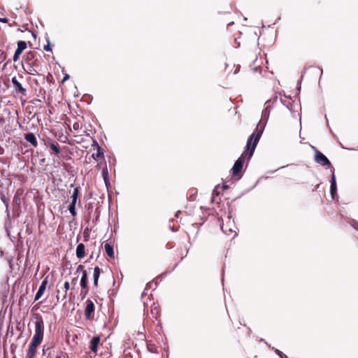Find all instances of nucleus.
I'll list each match as a JSON object with an SVG mask.
<instances>
[{"instance_id": "obj_1", "label": "nucleus", "mask_w": 358, "mask_h": 358, "mask_svg": "<svg viewBox=\"0 0 358 358\" xmlns=\"http://www.w3.org/2000/svg\"><path fill=\"white\" fill-rule=\"evenodd\" d=\"M271 109V106L270 104H268L262 110V118L256 127V133L253 132L248 138L246 148L249 149L250 144L252 143V146L249 150L248 158L252 157L254 155L255 148L259 141V139L264 132L267 121L268 120Z\"/></svg>"}, {"instance_id": "obj_2", "label": "nucleus", "mask_w": 358, "mask_h": 358, "mask_svg": "<svg viewBox=\"0 0 358 358\" xmlns=\"http://www.w3.org/2000/svg\"><path fill=\"white\" fill-rule=\"evenodd\" d=\"M252 146L251 143L250 144L249 148ZM249 150L245 148V151L241 155V156L235 161L232 168L231 172L235 177H237L240 179L242 176L241 171L243 168V164L245 160L246 159L248 162L250 161L251 157L248 158Z\"/></svg>"}, {"instance_id": "obj_3", "label": "nucleus", "mask_w": 358, "mask_h": 358, "mask_svg": "<svg viewBox=\"0 0 358 358\" xmlns=\"http://www.w3.org/2000/svg\"><path fill=\"white\" fill-rule=\"evenodd\" d=\"M44 322L41 317H37L35 322V334L31 339L32 343L40 345L43 338Z\"/></svg>"}, {"instance_id": "obj_4", "label": "nucleus", "mask_w": 358, "mask_h": 358, "mask_svg": "<svg viewBox=\"0 0 358 358\" xmlns=\"http://www.w3.org/2000/svg\"><path fill=\"white\" fill-rule=\"evenodd\" d=\"M313 149L315 150V161L322 166L330 167L331 162L329 159L315 147H313Z\"/></svg>"}, {"instance_id": "obj_5", "label": "nucleus", "mask_w": 358, "mask_h": 358, "mask_svg": "<svg viewBox=\"0 0 358 358\" xmlns=\"http://www.w3.org/2000/svg\"><path fill=\"white\" fill-rule=\"evenodd\" d=\"M330 195L332 199H338L336 180L334 174V169L332 170L330 180Z\"/></svg>"}, {"instance_id": "obj_6", "label": "nucleus", "mask_w": 358, "mask_h": 358, "mask_svg": "<svg viewBox=\"0 0 358 358\" xmlns=\"http://www.w3.org/2000/svg\"><path fill=\"white\" fill-rule=\"evenodd\" d=\"M17 47L15 51V53H14V55L13 57V60L15 62L19 59L20 55L27 47V44L24 41H17Z\"/></svg>"}, {"instance_id": "obj_7", "label": "nucleus", "mask_w": 358, "mask_h": 358, "mask_svg": "<svg viewBox=\"0 0 358 358\" xmlns=\"http://www.w3.org/2000/svg\"><path fill=\"white\" fill-rule=\"evenodd\" d=\"M94 310L95 306L94 302L88 299L86 301V307L85 309V317L87 320L92 319L94 313Z\"/></svg>"}, {"instance_id": "obj_8", "label": "nucleus", "mask_w": 358, "mask_h": 358, "mask_svg": "<svg viewBox=\"0 0 358 358\" xmlns=\"http://www.w3.org/2000/svg\"><path fill=\"white\" fill-rule=\"evenodd\" d=\"M25 64L29 66H35L37 62L36 57V53L34 52L29 51L24 56Z\"/></svg>"}, {"instance_id": "obj_9", "label": "nucleus", "mask_w": 358, "mask_h": 358, "mask_svg": "<svg viewBox=\"0 0 358 358\" xmlns=\"http://www.w3.org/2000/svg\"><path fill=\"white\" fill-rule=\"evenodd\" d=\"M227 219V223L225 224H223L221 227L222 231L225 234L234 231L233 227L235 226V222L234 220H231L230 216H228Z\"/></svg>"}, {"instance_id": "obj_10", "label": "nucleus", "mask_w": 358, "mask_h": 358, "mask_svg": "<svg viewBox=\"0 0 358 358\" xmlns=\"http://www.w3.org/2000/svg\"><path fill=\"white\" fill-rule=\"evenodd\" d=\"M12 84L13 87H15V90L20 93H21L22 95H26V89L22 87L21 83L17 80L16 77H13L11 79Z\"/></svg>"}, {"instance_id": "obj_11", "label": "nucleus", "mask_w": 358, "mask_h": 358, "mask_svg": "<svg viewBox=\"0 0 358 358\" xmlns=\"http://www.w3.org/2000/svg\"><path fill=\"white\" fill-rule=\"evenodd\" d=\"M47 284H48V281L46 279L43 280L41 282V283L38 289V291L36 292V294L35 295L34 301L38 300L43 296V294H44V292L46 289Z\"/></svg>"}, {"instance_id": "obj_12", "label": "nucleus", "mask_w": 358, "mask_h": 358, "mask_svg": "<svg viewBox=\"0 0 358 358\" xmlns=\"http://www.w3.org/2000/svg\"><path fill=\"white\" fill-rule=\"evenodd\" d=\"M93 146L96 145V153H93L92 155V157L96 160L99 158H101L103 157L104 155V153H103V150L102 149V148L98 144V143L96 141H93V144H92Z\"/></svg>"}, {"instance_id": "obj_13", "label": "nucleus", "mask_w": 358, "mask_h": 358, "mask_svg": "<svg viewBox=\"0 0 358 358\" xmlns=\"http://www.w3.org/2000/svg\"><path fill=\"white\" fill-rule=\"evenodd\" d=\"M100 336H94L91 341H90V350L92 352H94V354H96L97 353V350H98V346L99 345V343H100Z\"/></svg>"}, {"instance_id": "obj_14", "label": "nucleus", "mask_w": 358, "mask_h": 358, "mask_svg": "<svg viewBox=\"0 0 358 358\" xmlns=\"http://www.w3.org/2000/svg\"><path fill=\"white\" fill-rule=\"evenodd\" d=\"M24 139L31 143L34 147L38 146V141L35 134L32 132H28L24 134Z\"/></svg>"}, {"instance_id": "obj_15", "label": "nucleus", "mask_w": 358, "mask_h": 358, "mask_svg": "<svg viewBox=\"0 0 358 358\" xmlns=\"http://www.w3.org/2000/svg\"><path fill=\"white\" fill-rule=\"evenodd\" d=\"M47 145L54 152V153L57 155L60 153L61 150L58 143L52 139H49L48 141Z\"/></svg>"}, {"instance_id": "obj_16", "label": "nucleus", "mask_w": 358, "mask_h": 358, "mask_svg": "<svg viewBox=\"0 0 358 358\" xmlns=\"http://www.w3.org/2000/svg\"><path fill=\"white\" fill-rule=\"evenodd\" d=\"M76 255L78 259H82L85 257V245L84 243H80L77 245L76 250Z\"/></svg>"}, {"instance_id": "obj_17", "label": "nucleus", "mask_w": 358, "mask_h": 358, "mask_svg": "<svg viewBox=\"0 0 358 358\" xmlns=\"http://www.w3.org/2000/svg\"><path fill=\"white\" fill-rule=\"evenodd\" d=\"M39 345L31 342L29 345V349L26 355V358H34L36 354V348Z\"/></svg>"}, {"instance_id": "obj_18", "label": "nucleus", "mask_w": 358, "mask_h": 358, "mask_svg": "<svg viewBox=\"0 0 358 358\" xmlns=\"http://www.w3.org/2000/svg\"><path fill=\"white\" fill-rule=\"evenodd\" d=\"M101 175L104 181L106 186L108 187L110 185L109 177H108V170L106 164H105L104 166L102 168Z\"/></svg>"}, {"instance_id": "obj_19", "label": "nucleus", "mask_w": 358, "mask_h": 358, "mask_svg": "<svg viewBox=\"0 0 358 358\" xmlns=\"http://www.w3.org/2000/svg\"><path fill=\"white\" fill-rule=\"evenodd\" d=\"M101 273V269L99 266H95L94 268L93 284H94V286H95V287H96L98 285L99 278Z\"/></svg>"}, {"instance_id": "obj_20", "label": "nucleus", "mask_w": 358, "mask_h": 358, "mask_svg": "<svg viewBox=\"0 0 358 358\" xmlns=\"http://www.w3.org/2000/svg\"><path fill=\"white\" fill-rule=\"evenodd\" d=\"M80 287L83 289H87V273L86 271H83L80 279Z\"/></svg>"}, {"instance_id": "obj_21", "label": "nucleus", "mask_w": 358, "mask_h": 358, "mask_svg": "<svg viewBox=\"0 0 358 358\" xmlns=\"http://www.w3.org/2000/svg\"><path fill=\"white\" fill-rule=\"evenodd\" d=\"M104 249L105 252L107 254V255L110 257H114L115 252H114V248L112 245L110 243H105L104 245Z\"/></svg>"}, {"instance_id": "obj_22", "label": "nucleus", "mask_w": 358, "mask_h": 358, "mask_svg": "<svg viewBox=\"0 0 358 358\" xmlns=\"http://www.w3.org/2000/svg\"><path fill=\"white\" fill-rule=\"evenodd\" d=\"M79 187H76L73 188V194L71 196V202L76 203L77 200L79 197Z\"/></svg>"}, {"instance_id": "obj_23", "label": "nucleus", "mask_w": 358, "mask_h": 358, "mask_svg": "<svg viewBox=\"0 0 358 358\" xmlns=\"http://www.w3.org/2000/svg\"><path fill=\"white\" fill-rule=\"evenodd\" d=\"M76 203L71 202L69 206H68V210H69V213L73 217L77 215L76 210Z\"/></svg>"}, {"instance_id": "obj_24", "label": "nucleus", "mask_w": 358, "mask_h": 358, "mask_svg": "<svg viewBox=\"0 0 358 358\" xmlns=\"http://www.w3.org/2000/svg\"><path fill=\"white\" fill-rule=\"evenodd\" d=\"M45 40L47 41V45H44L43 47V50L46 52H52V48L50 46V38L49 36H48V34H46V37H45Z\"/></svg>"}, {"instance_id": "obj_25", "label": "nucleus", "mask_w": 358, "mask_h": 358, "mask_svg": "<svg viewBox=\"0 0 358 358\" xmlns=\"http://www.w3.org/2000/svg\"><path fill=\"white\" fill-rule=\"evenodd\" d=\"M147 348H148V351L152 353H158L157 346L155 344L148 343L147 345Z\"/></svg>"}, {"instance_id": "obj_26", "label": "nucleus", "mask_w": 358, "mask_h": 358, "mask_svg": "<svg viewBox=\"0 0 358 358\" xmlns=\"http://www.w3.org/2000/svg\"><path fill=\"white\" fill-rule=\"evenodd\" d=\"M27 73L29 75L34 76L38 74V71L35 69V66H29L28 70H27Z\"/></svg>"}, {"instance_id": "obj_27", "label": "nucleus", "mask_w": 358, "mask_h": 358, "mask_svg": "<svg viewBox=\"0 0 358 358\" xmlns=\"http://www.w3.org/2000/svg\"><path fill=\"white\" fill-rule=\"evenodd\" d=\"M280 103L282 104H283L289 111H292V108H291V104L289 103H287L285 101H284L283 99H282L281 98L280 99Z\"/></svg>"}, {"instance_id": "obj_28", "label": "nucleus", "mask_w": 358, "mask_h": 358, "mask_svg": "<svg viewBox=\"0 0 358 358\" xmlns=\"http://www.w3.org/2000/svg\"><path fill=\"white\" fill-rule=\"evenodd\" d=\"M274 351L280 358H287V357L280 350L275 348Z\"/></svg>"}, {"instance_id": "obj_29", "label": "nucleus", "mask_w": 358, "mask_h": 358, "mask_svg": "<svg viewBox=\"0 0 358 358\" xmlns=\"http://www.w3.org/2000/svg\"><path fill=\"white\" fill-rule=\"evenodd\" d=\"M64 287L65 289V294H64L63 298L64 299V298H66L67 291L69 289V287H70L69 282L68 281H66L64 284Z\"/></svg>"}, {"instance_id": "obj_30", "label": "nucleus", "mask_w": 358, "mask_h": 358, "mask_svg": "<svg viewBox=\"0 0 358 358\" xmlns=\"http://www.w3.org/2000/svg\"><path fill=\"white\" fill-rule=\"evenodd\" d=\"M220 185H216L214 189L213 190V194L217 196L219 195L220 194Z\"/></svg>"}, {"instance_id": "obj_31", "label": "nucleus", "mask_w": 358, "mask_h": 358, "mask_svg": "<svg viewBox=\"0 0 358 358\" xmlns=\"http://www.w3.org/2000/svg\"><path fill=\"white\" fill-rule=\"evenodd\" d=\"M6 59V54L1 50H0V63H2Z\"/></svg>"}, {"instance_id": "obj_32", "label": "nucleus", "mask_w": 358, "mask_h": 358, "mask_svg": "<svg viewBox=\"0 0 358 358\" xmlns=\"http://www.w3.org/2000/svg\"><path fill=\"white\" fill-rule=\"evenodd\" d=\"M87 293H88V288L87 289H82V290L80 292V296H81L82 299H83L87 296Z\"/></svg>"}, {"instance_id": "obj_33", "label": "nucleus", "mask_w": 358, "mask_h": 358, "mask_svg": "<svg viewBox=\"0 0 358 358\" xmlns=\"http://www.w3.org/2000/svg\"><path fill=\"white\" fill-rule=\"evenodd\" d=\"M1 201L3 202V203L5 204V206H6V213H7V215L9 216V211L8 210V203L6 202L4 196H2L1 198Z\"/></svg>"}, {"instance_id": "obj_34", "label": "nucleus", "mask_w": 358, "mask_h": 358, "mask_svg": "<svg viewBox=\"0 0 358 358\" xmlns=\"http://www.w3.org/2000/svg\"><path fill=\"white\" fill-rule=\"evenodd\" d=\"M69 78H70V76L68 73H65L62 80V83H64V82L68 80Z\"/></svg>"}, {"instance_id": "obj_35", "label": "nucleus", "mask_w": 358, "mask_h": 358, "mask_svg": "<svg viewBox=\"0 0 358 358\" xmlns=\"http://www.w3.org/2000/svg\"><path fill=\"white\" fill-rule=\"evenodd\" d=\"M13 201L16 203H20V197L19 195H15L14 196V198H13Z\"/></svg>"}, {"instance_id": "obj_36", "label": "nucleus", "mask_w": 358, "mask_h": 358, "mask_svg": "<svg viewBox=\"0 0 358 358\" xmlns=\"http://www.w3.org/2000/svg\"><path fill=\"white\" fill-rule=\"evenodd\" d=\"M83 271H85V270H84V266H83V265H81V264H80V265H79V266H78L77 270H76V272H77V273H78V272H82V273H83Z\"/></svg>"}, {"instance_id": "obj_37", "label": "nucleus", "mask_w": 358, "mask_h": 358, "mask_svg": "<svg viewBox=\"0 0 358 358\" xmlns=\"http://www.w3.org/2000/svg\"><path fill=\"white\" fill-rule=\"evenodd\" d=\"M352 225L354 229H355L356 230H358V222L357 221L353 220Z\"/></svg>"}, {"instance_id": "obj_38", "label": "nucleus", "mask_w": 358, "mask_h": 358, "mask_svg": "<svg viewBox=\"0 0 358 358\" xmlns=\"http://www.w3.org/2000/svg\"><path fill=\"white\" fill-rule=\"evenodd\" d=\"M167 272H164L162 273L159 277H157V279H159V280H162V279L166 276Z\"/></svg>"}, {"instance_id": "obj_39", "label": "nucleus", "mask_w": 358, "mask_h": 358, "mask_svg": "<svg viewBox=\"0 0 358 358\" xmlns=\"http://www.w3.org/2000/svg\"><path fill=\"white\" fill-rule=\"evenodd\" d=\"M229 186L227 185V182L223 183V185H222V189L223 190L227 189H229Z\"/></svg>"}, {"instance_id": "obj_40", "label": "nucleus", "mask_w": 358, "mask_h": 358, "mask_svg": "<svg viewBox=\"0 0 358 358\" xmlns=\"http://www.w3.org/2000/svg\"><path fill=\"white\" fill-rule=\"evenodd\" d=\"M8 22V20L6 17H0V22L2 23H7Z\"/></svg>"}, {"instance_id": "obj_41", "label": "nucleus", "mask_w": 358, "mask_h": 358, "mask_svg": "<svg viewBox=\"0 0 358 358\" xmlns=\"http://www.w3.org/2000/svg\"><path fill=\"white\" fill-rule=\"evenodd\" d=\"M31 35H32L33 38L36 40V37L38 36V33L36 31H32Z\"/></svg>"}, {"instance_id": "obj_42", "label": "nucleus", "mask_w": 358, "mask_h": 358, "mask_svg": "<svg viewBox=\"0 0 358 358\" xmlns=\"http://www.w3.org/2000/svg\"><path fill=\"white\" fill-rule=\"evenodd\" d=\"M152 287V282H149L146 285L145 289H150Z\"/></svg>"}, {"instance_id": "obj_43", "label": "nucleus", "mask_w": 358, "mask_h": 358, "mask_svg": "<svg viewBox=\"0 0 358 358\" xmlns=\"http://www.w3.org/2000/svg\"><path fill=\"white\" fill-rule=\"evenodd\" d=\"M170 229L172 231L176 232L178 230V228H175L174 227H170Z\"/></svg>"}, {"instance_id": "obj_44", "label": "nucleus", "mask_w": 358, "mask_h": 358, "mask_svg": "<svg viewBox=\"0 0 358 358\" xmlns=\"http://www.w3.org/2000/svg\"><path fill=\"white\" fill-rule=\"evenodd\" d=\"M16 348H17V346L15 345H14V344H12L10 345V348H11L12 351H14L16 349Z\"/></svg>"}, {"instance_id": "obj_45", "label": "nucleus", "mask_w": 358, "mask_h": 358, "mask_svg": "<svg viewBox=\"0 0 358 358\" xmlns=\"http://www.w3.org/2000/svg\"><path fill=\"white\" fill-rule=\"evenodd\" d=\"M4 149L0 145V155H3Z\"/></svg>"}, {"instance_id": "obj_46", "label": "nucleus", "mask_w": 358, "mask_h": 358, "mask_svg": "<svg viewBox=\"0 0 358 358\" xmlns=\"http://www.w3.org/2000/svg\"><path fill=\"white\" fill-rule=\"evenodd\" d=\"M93 259V254H92L90 255V257L87 259V260L86 261V262H90L91 261V259Z\"/></svg>"}, {"instance_id": "obj_47", "label": "nucleus", "mask_w": 358, "mask_h": 358, "mask_svg": "<svg viewBox=\"0 0 358 358\" xmlns=\"http://www.w3.org/2000/svg\"><path fill=\"white\" fill-rule=\"evenodd\" d=\"M277 99H278V96H275L273 99V103L277 101Z\"/></svg>"}, {"instance_id": "obj_48", "label": "nucleus", "mask_w": 358, "mask_h": 358, "mask_svg": "<svg viewBox=\"0 0 358 358\" xmlns=\"http://www.w3.org/2000/svg\"><path fill=\"white\" fill-rule=\"evenodd\" d=\"M180 213V210H178L176 213V217H178V215Z\"/></svg>"}, {"instance_id": "obj_49", "label": "nucleus", "mask_w": 358, "mask_h": 358, "mask_svg": "<svg viewBox=\"0 0 358 358\" xmlns=\"http://www.w3.org/2000/svg\"><path fill=\"white\" fill-rule=\"evenodd\" d=\"M76 281H77V278H73V279L72 282H73V284H76Z\"/></svg>"}, {"instance_id": "obj_50", "label": "nucleus", "mask_w": 358, "mask_h": 358, "mask_svg": "<svg viewBox=\"0 0 358 358\" xmlns=\"http://www.w3.org/2000/svg\"><path fill=\"white\" fill-rule=\"evenodd\" d=\"M176 266H178V264H176L173 266V268H172V270H171V271H173Z\"/></svg>"}, {"instance_id": "obj_51", "label": "nucleus", "mask_w": 358, "mask_h": 358, "mask_svg": "<svg viewBox=\"0 0 358 358\" xmlns=\"http://www.w3.org/2000/svg\"><path fill=\"white\" fill-rule=\"evenodd\" d=\"M157 280H158V279L157 278ZM157 283H158V281H157V280H156V282H155V287H157Z\"/></svg>"}, {"instance_id": "obj_52", "label": "nucleus", "mask_w": 358, "mask_h": 358, "mask_svg": "<svg viewBox=\"0 0 358 358\" xmlns=\"http://www.w3.org/2000/svg\"><path fill=\"white\" fill-rule=\"evenodd\" d=\"M59 298H60V296L57 295V301H59Z\"/></svg>"}, {"instance_id": "obj_53", "label": "nucleus", "mask_w": 358, "mask_h": 358, "mask_svg": "<svg viewBox=\"0 0 358 358\" xmlns=\"http://www.w3.org/2000/svg\"><path fill=\"white\" fill-rule=\"evenodd\" d=\"M77 127H78L76 126V124H74V125H73V128H74V129H76V128H77Z\"/></svg>"}, {"instance_id": "obj_54", "label": "nucleus", "mask_w": 358, "mask_h": 358, "mask_svg": "<svg viewBox=\"0 0 358 358\" xmlns=\"http://www.w3.org/2000/svg\"><path fill=\"white\" fill-rule=\"evenodd\" d=\"M45 354V350H43V355H44Z\"/></svg>"}, {"instance_id": "obj_55", "label": "nucleus", "mask_w": 358, "mask_h": 358, "mask_svg": "<svg viewBox=\"0 0 358 358\" xmlns=\"http://www.w3.org/2000/svg\"><path fill=\"white\" fill-rule=\"evenodd\" d=\"M270 101H271V100L267 101L266 103H270Z\"/></svg>"}, {"instance_id": "obj_56", "label": "nucleus", "mask_w": 358, "mask_h": 358, "mask_svg": "<svg viewBox=\"0 0 358 358\" xmlns=\"http://www.w3.org/2000/svg\"><path fill=\"white\" fill-rule=\"evenodd\" d=\"M74 187V184H71V187Z\"/></svg>"}, {"instance_id": "obj_57", "label": "nucleus", "mask_w": 358, "mask_h": 358, "mask_svg": "<svg viewBox=\"0 0 358 358\" xmlns=\"http://www.w3.org/2000/svg\"><path fill=\"white\" fill-rule=\"evenodd\" d=\"M56 358H62V357L59 355V356H57Z\"/></svg>"}, {"instance_id": "obj_58", "label": "nucleus", "mask_w": 358, "mask_h": 358, "mask_svg": "<svg viewBox=\"0 0 358 358\" xmlns=\"http://www.w3.org/2000/svg\"><path fill=\"white\" fill-rule=\"evenodd\" d=\"M13 358H15V357H13Z\"/></svg>"}]
</instances>
